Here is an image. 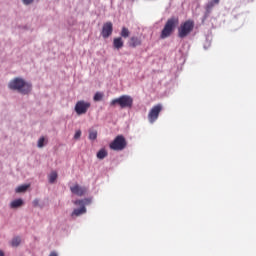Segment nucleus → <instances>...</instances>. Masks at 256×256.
Returning <instances> with one entry per match:
<instances>
[{
	"instance_id": "obj_1",
	"label": "nucleus",
	"mask_w": 256,
	"mask_h": 256,
	"mask_svg": "<svg viewBox=\"0 0 256 256\" xmlns=\"http://www.w3.org/2000/svg\"><path fill=\"white\" fill-rule=\"evenodd\" d=\"M8 88L11 91H17L21 95H29L33 89V84L25 81V79L16 77L8 83Z\"/></svg>"
},
{
	"instance_id": "obj_2",
	"label": "nucleus",
	"mask_w": 256,
	"mask_h": 256,
	"mask_svg": "<svg viewBox=\"0 0 256 256\" xmlns=\"http://www.w3.org/2000/svg\"><path fill=\"white\" fill-rule=\"evenodd\" d=\"M179 24V18L177 17H172L167 20L162 32H161V38H169L171 34L174 32L176 26Z\"/></svg>"
},
{
	"instance_id": "obj_3",
	"label": "nucleus",
	"mask_w": 256,
	"mask_h": 256,
	"mask_svg": "<svg viewBox=\"0 0 256 256\" xmlns=\"http://www.w3.org/2000/svg\"><path fill=\"white\" fill-rule=\"evenodd\" d=\"M195 28V22L193 20H186L178 28V37L187 38Z\"/></svg>"
},
{
	"instance_id": "obj_4",
	"label": "nucleus",
	"mask_w": 256,
	"mask_h": 256,
	"mask_svg": "<svg viewBox=\"0 0 256 256\" xmlns=\"http://www.w3.org/2000/svg\"><path fill=\"white\" fill-rule=\"evenodd\" d=\"M120 106V108H132L133 107V98L132 96L123 95L119 98L111 100L110 106Z\"/></svg>"
},
{
	"instance_id": "obj_5",
	"label": "nucleus",
	"mask_w": 256,
	"mask_h": 256,
	"mask_svg": "<svg viewBox=\"0 0 256 256\" xmlns=\"http://www.w3.org/2000/svg\"><path fill=\"white\" fill-rule=\"evenodd\" d=\"M92 200L91 198H83L81 200H75L74 204L76 206H80L79 208H74L72 212V216H81L82 214H86L87 208L86 206L91 204Z\"/></svg>"
},
{
	"instance_id": "obj_6",
	"label": "nucleus",
	"mask_w": 256,
	"mask_h": 256,
	"mask_svg": "<svg viewBox=\"0 0 256 256\" xmlns=\"http://www.w3.org/2000/svg\"><path fill=\"white\" fill-rule=\"evenodd\" d=\"M131 32L129 28L123 27L120 32V36L118 38H114L113 40V48L115 50H121L124 48V40L123 38H130Z\"/></svg>"
},
{
	"instance_id": "obj_7",
	"label": "nucleus",
	"mask_w": 256,
	"mask_h": 256,
	"mask_svg": "<svg viewBox=\"0 0 256 256\" xmlns=\"http://www.w3.org/2000/svg\"><path fill=\"white\" fill-rule=\"evenodd\" d=\"M109 148L115 151L125 150V148H127V140L125 136H116V138H114V140L110 142Z\"/></svg>"
},
{
	"instance_id": "obj_8",
	"label": "nucleus",
	"mask_w": 256,
	"mask_h": 256,
	"mask_svg": "<svg viewBox=\"0 0 256 256\" xmlns=\"http://www.w3.org/2000/svg\"><path fill=\"white\" fill-rule=\"evenodd\" d=\"M162 110V104H156V106H153V108H151L150 112L148 113V121L150 122V124H154V122L158 120L159 114H161Z\"/></svg>"
},
{
	"instance_id": "obj_9",
	"label": "nucleus",
	"mask_w": 256,
	"mask_h": 256,
	"mask_svg": "<svg viewBox=\"0 0 256 256\" xmlns=\"http://www.w3.org/2000/svg\"><path fill=\"white\" fill-rule=\"evenodd\" d=\"M89 108H91L90 102H85V100H79L78 102H76L75 112L76 114H78V116H81L82 114H86Z\"/></svg>"
},
{
	"instance_id": "obj_10",
	"label": "nucleus",
	"mask_w": 256,
	"mask_h": 256,
	"mask_svg": "<svg viewBox=\"0 0 256 256\" xmlns=\"http://www.w3.org/2000/svg\"><path fill=\"white\" fill-rule=\"evenodd\" d=\"M113 30L114 28L112 22H106L105 24H103L101 36L104 39L110 38V36H112L113 34Z\"/></svg>"
},
{
	"instance_id": "obj_11",
	"label": "nucleus",
	"mask_w": 256,
	"mask_h": 256,
	"mask_svg": "<svg viewBox=\"0 0 256 256\" xmlns=\"http://www.w3.org/2000/svg\"><path fill=\"white\" fill-rule=\"evenodd\" d=\"M70 190L73 194H76L77 196H84L87 192L86 186H80L79 184H74V186L70 187Z\"/></svg>"
},
{
	"instance_id": "obj_12",
	"label": "nucleus",
	"mask_w": 256,
	"mask_h": 256,
	"mask_svg": "<svg viewBox=\"0 0 256 256\" xmlns=\"http://www.w3.org/2000/svg\"><path fill=\"white\" fill-rule=\"evenodd\" d=\"M143 41L141 40V38H139V36H132L129 40H128V46L130 48H137L138 46H142Z\"/></svg>"
},
{
	"instance_id": "obj_13",
	"label": "nucleus",
	"mask_w": 256,
	"mask_h": 256,
	"mask_svg": "<svg viewBox=\"0 0 256 256\" xmlns=\"http://www.w3.org/2000/svg\"><path fill=\"white\" fill-rule=\"evenodd\" d=\"M24 201L21 198L15 199L10 203V208L11 209H19V207H23Z\"/></svg>"
},
{
	"instance_id": "obj_14",
	"label": "nucleus",
	"mask_w": 256,
	"mask_h": 256,
	"mask_svg": "<svg viewBox=\"0 0 256 256\" xmlns=\"http://www.w3.org/2000/svg\"><path fill=\"white\" fill-rule=\"evenodd\" d=\"M29 187H31L30 184H23V185H20L16 188L15 192L16 193H27Z\"/></svg>"
},
{
	"instance_id": "obj_15",
	"label": "nucleus",
	"mask_w": 256,
	"mask_h": 256,
	"mask_svg": "<svg viewBox=\"0 0 256 256\" xmlns=\"http://www.w3.org/2000/svg\"><path fill=\"white\" fill-rule=\"evenodd\" d=\"M57 177H58V174L55 171H52L48 175V182L50 183V185L55 184V182L57 181Z\"/></svg>"
},
{
	"instance_id": "obj_16",
	"label": "nucleus",
	"mask_w": 256,
	"mask_h": 256,
	"mask_svg": "<svg viewBox=\"0 0 256 256\" xmlns=\"http://www.w3.org/2000/svg\"><path fill=\"white\" fill-rule=\"evenodd\" d=\"M106 156H108V152L107 150H105V148H101V150L97 152V158H99L100 160H103L104 158H106Z\"/></svg>"
},
{
	"instance_id": "obj_17",
	"label": "nucleus",
	"mask_w": 256,
	"mask_h": 256,
	"mask_svg": "<svg viewBox=\"0 0 256 256\" xmlns=\"http://www.w3.org/2000/svg\"><path fill=\"white\" fill-rule=\"evenodd\" d=\"M88 138H89V140H92V141L97 140V138H98V131L90 129L89 130Z\"/></svg>"
},
{
	"instance_id": "obj_18",
	"label": "nucleus",
	"mask_w": 256,
	"mask_h": 256,
	"mask_svg": "<svg viewBox=\"0 0 256 256\" xmlns=\"http://www.w3.org/2000/svg\"><path fill=\"white\" fill-rule=\"evenodd\" d=\"M11 245L13 247H19V245H21V237L20 236H16L12 239L11 241Z\"/></svg>"
},
{
	"instance_id": "obj_19",
	"label": "nucleus",
	"mask_w": 256,
	"mask_h": 256,
	"mask_svg": "<svg viewBox=\"0 0 256 256\" xmlns=\"http://www.w3.org/2000/svg\"><path fill=\"white\" fill-rule=\"evenodd\" d=\"M220 3V0H211V2H208L206 9L207 11H211L213 9L214 5H218Z\"/></svg>"
},
{
	"instance_id": "obj_20",
	"label": "nucleus",
	"mask_w": 256,
	"mask_h": 256,
	"mask_svg": "<svg viewBox=\"0 0 256 256\" xmlns=\"http://www.w3.org/2000/svg\"><path fill=\"white\" fill-rule=\"evenodd\" d=\"M104 94L103 92H96V94L93 97L94 102H101L103 100Z\"/></svg>"
},
{
	"instance_id": "obj_21",
	"label": "nucleus",
	"mask_w": 256,
	"mask_h": 256,
	"mask_svg": "<svg viewBox=\"0 0 256 256\" xmlns=\"http://www.w3.org/2000/svg\"><path fill=\"white\" fill-rule=\"evenodd\" d=\"M37 147H39V149H43V147H45V137L44 136H42L38 139Z\"/></svg>"
},
{
	"instance_id": "obj_22",
	"label": "nucleus",
	"mask_w": 256,
	"mask_h": 256,
	"mask_svg": "<svg viewBox=\"0 0 256 256\" xmlns=\"http://www.w3.org/2000/svg\"><path fill=\"white\" fill-rule=\"evenodd\" d=\"M82 136L81 130H77L76 133L74 134V139L79 140Z\"/></svg>"
},
{
	"instance_id": "obj_23",
	"label": "nucleus",
	"mask_w": 256,
	"mask_h": 256,
	"mask_svg": "<svg viewBox=\"0 0 256 256\" xmlns=\"http://www.w3.org/2000/svg\"><path fill=\"white\" fill-rule=\"evenodd\" d=\"M33 1H35V0H22V3L24 5H31L33 3Z\"/></svg>"
},
{
	"instance_id": "obj_24",
	"label": "nucleus",
	"mask_w": 256,
	"mask_h": 256,
	"mask_svg": "<svg viewBox=\"0 0 256 256\" xmlns=\"http://www.w3.org/2000/svg\"><path fill=\"white\" fill-rule=\"evenodd\" d=\"M32 203H33L34 207H37V205H39V199L33 200Z\"/></svg>"
},
{
	"instance_id": "obj_25",
	"label": "nucleus",
	"mask_w": 256,
	"mask_h": 256,
	"mask_svg": "<svg viewBox=\"0 0 256 256\" xmlns=\"http://www.w3.org/2000/svg\"><path fill=\"white\" fill-rule=\"evenodd\" d=\"M49 256H59V255L57 254V252L53 251V252H51V253L49 254Z\"/></svg>"
},
{
	"instance_id": "obj_26",
	"label": "nucleus",
	"mask_w": 256,
	"mask_h": 256,
	"mask_svg": "<svg viewBox=\"0 0 256 256\" xmlns=\"http://www.w3.org/2000/svg\"><path fill=\"white\" fill-rule=\"evenodd\" d=\"M0 256H5V252H3V250H0Z\"/></svg>"
}]
</instances>
